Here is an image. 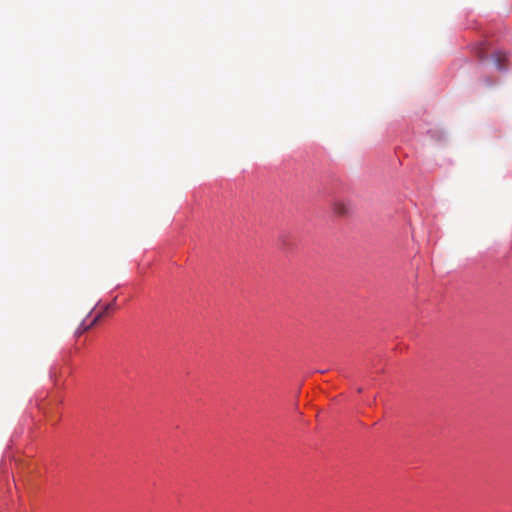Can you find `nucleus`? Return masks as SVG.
<instances>
[{"label": "nucleus", "mask_w": 512, "mask_h": 512, "mask_svg": "<svg viewBox=\"0 0 512 512\" xmlns=\"http://www.w3.org/2000/svg\"><path fill=\"white\" fill-rule=\"evenodd\" d=\"M495 66L499 70H503L506 68V62H507V55L504 52L497 51L493 55Z\"/></svg>", "instance_id": "nucleus-2"}, {"label": "nucleus", "mask_w": 512, "mask_h": 512, "mask_svg": "<svg viewBox=\"0 0 512 512\" xmlns=\"http://www.w3.org/2000/svg\"><path fill=\"white\" fill-rule=\"evenodd\" d=\"M333 211L338 216H346L350 211V206L345 201L336 200L333 203Z\"/></svg>", "instance_id": "nucleus-1"}, {"label": "nucleus", "mask_w": 512, "mask_h": 512, "mask_svg": "<svg viewBox=\"0 0 512 512\" xmlns=\"http://www.w3.org/2000/svg\"><path fill=\"white\" fill-rule=\"evenodd\" d=\"M101 318V314H98L94 319L93 321L89 324V325H84V323H82L76 333L78 335H81L82 333L86 332L87 330H89L94 324H96L98 322V320Z\"/></svg>", "instance_id": "nucleus-3"}, {"label": "nucleus", "mask_w": 512, "mask_h": 512, "mask_svg": "<svg viewBox=\"0 0 512 512\" xmlns=\"http://www.w3.org/2000/svg\"><path fill=\"white\" fill-rule=\"evenodd\" d=\"M278 243H279V246H280L281 249H288L289 248V243L286 240L285 236H280L279 240H278Z\"/></svg>", "instance_id": "nucleus-4"}]
</instances>
